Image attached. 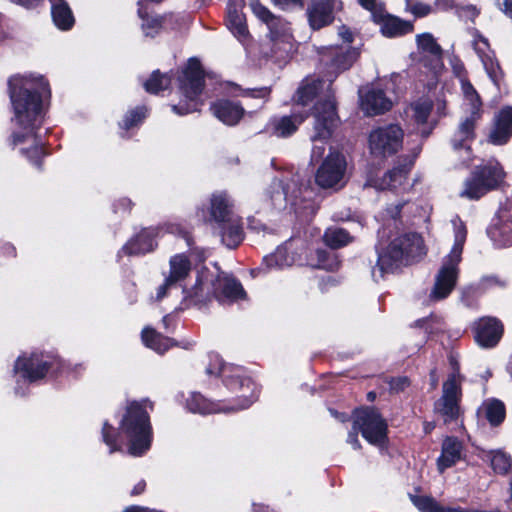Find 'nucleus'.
Listing matches in <instances>:
<instances>
[{
    "instance_id": "9b49d317",
    "label": "nucleus",
    "mask_w": 512,
    "mask_h": 512,
    "mask_svg": "<svg viewBox=\"0 0 512 512\" xmlns=\"http://www.w3.org/2000/svg\"><path fill=\"white\" fill-rule=\"evenodd\" d=\"M461 380L458 371H454L443 383L442 395L434 403V412L441 416L444 423L456 421L460 414Z\"/></svg>"
},
{
    "instance_id": "20e7f679",
    "label": "nucleus",
    "mask_w": 512,
    "mask_h": 512,
    "mask_svg": "<svg viewBox=\"0 0 512 512\" xmlns=\"http://www.w3.org/2000/svg\"><path fill=\"white\" fill-rule=\"evenodd\" d=\"M424 254L420 235L410 233L396 237L386 247L378 248V260L372 269V276L375 281H379L386 274L393 273Z\"/></svg>"
},
{
    "instance_id": "338daca9",
    "label": "nucleus",
    "mask_w": 512,
    "mask_h": 512,
    "mask_svg": "<svg viewBox=\"0 0 512 512\" xmlns=\"http://www.w3.org/2000/svg\"><path fill=\"white\" fill-rule=\"evenodd\" d=\"M367 398H368V400H369V401H374V400H375V398H376V393H375V392H373V391L369 392V393L367 394Z\"/></svg>"
},
{
    "instance_id": "f8f14e48",
    "label": "nucleus",
    "mask_w": 512,
    "mask_h": 512,
    "mask_svg": "<svg viewBox=\"0 0 512 512\" xmlns=\"http://www.w3.org/2000/svg\"><path fill=\"white\" fill-rule=\"evenodd\" d=\"M404 133L396 124L373 129L368 138L369 150L375 157L385 158L397 153L403 144Z\"/></svg>"
},
{
    "instance_id": "864d4df0",
    "label": "nucleus",
    "mask_w": 512,
    "mask_h": 512,
    "mask_svg": "<svg viewBox=\"0 0 512 512\" xmlns=\"http://www.w3.org/2000/svg\"><path fill=\"white\" fill-rule=\"evenodd\" d=\"M173 288H177V286L174 283L170 282L168 278H165L164 283L160 285L157 289L156 299H163L167 295V292Z\"/></svg>"
},
{
    "instance_id": "72a5a7b5",
    "label": "nucleus",
    "mask_w": 512,
    "mask_h": 512,
    "mask_svg": "<svg viewBox=\"0 0 512 512\" xmlns=\"http://www.w3.org/2000/svg\"><path fill=\"white\" fill-rule=\"evenodd\" d=\"M190 269V261L185 255H175L170 259V271L166 278L177 286L178 282L188 276Z\"/></svg>"
},
{
    "instance_id": "680f3d73",
    "label": "nucleus",
    "mask_w": 512,
    "mask_h": 512,
    "mask_svg": "<svg viewBox=\"0 0 512 512\" xmlns=\"http://www.w3.org/2000/svg\"><path fill=\"white\" fill-rule=\"evenodd\" d=\"M275 5L286 8L289 5L296 4L299 0H272Z\"/></svg>"
},
{
    "instance_id": "dca6fc26",
    "label": "nucleus",
    "mask_w": 512,
    "mask_h": 512,
    "mask_svg": "<svg viewBox=\"0 0 512 512\" xmlns=\"http://www.w3.org/2000/svg\"><path fill=\"white\" fill-rule=\"evenodd\" d=\"M49 368L50 363L42 353H32L30 356H20L16 360L14 371L19 378L34 382L43 378Z\"/></svg>"
},
{
    "instance_id": "774afa93",
    "label": "nucleus",
    "mask_w": 512,
    "mask_h": 512,
    "mask_svg": "<svg viewBox=\"0 0 512 512\" xmlns=\"http://www.w3.org/2000/svg\"><path fill=\"white\" fill-rule=\"evenodd\" d=\"M474 512H500V511H498V510H493V511H482V510L474 509Z\"/></svg>"
},
{
    "instance_id": "39448f33",
    "label": "nucleus",
    "mask_w": 512,
    "mask_h": 512,
    "mask_svg": "<svg viewBox=\"0 0 512 512\" xmlns=\"http://www.w3.org/2000/svg\"><path fill=\"white\" fill-rule=\"evenodd\" d=\"M147 408L153 409V403L147 399L131 402L121 421V430L129 440L128 452L132 456H142L151 446L152 428Z\"/></svg>"
},
{
    "instance_id": "6ab92c4d",
    "label": "nucleus",
    "mask_w": 512,
    "mask_h": 512,
    "mask_svg": "<svg viewBox=\"0 0 512 512\" xmlns=\"http://www.w3.org/2000/svg\"><path fill=\"white\" fill-rule=\"evenodd\" d=\"M463 121L460 122L458 129L452 137V146L455 151H463L466 155L463 163L466 164L470 160V143L474 139V129L476 122L480 119V112H469Z\"/></svg>"
},
{
    "instance_id": "1a4fd4ad",
    "label": "nucleus",
    "mask_w": 512,
    "mask_h": 512,
    "mask_svg": "<svg viewBox=\"0 0 512 512\" xmlns=\"http://www.w3.org/2000/svg\"><path fill=\"white\" fill-rule=\"evenodd\" d=\"M204 86V74L199 60L191 58L180 78V91L185 98V103L173 105L172 110L180 115L196 111L199 105L198 97Z\"/></svg>"
},
{
    "instance_id": "13d9d810",
    "label": "nucleus",
    "mask_w": 512,
    "mask_h": 512,
    "mask_svg": "<svg viewBox=\"0 0 512 512\" xmlns=\"http://www.w3.org/2000/svg\"><path fill=\"white\" fill-rule=\"evenodd\" d=\"M249 93L252 97L265 98L269 95L270 90L268 88L264 87V88H260L257 90H252Z\"/></svg>"
},
{
    "instance_id": "a878e982",
    "label": "nucleus",
    "mask_w": 512,
    "mask_h": 512,
    "mask_svg": "<svg viewBox=\"0 0 512 512\" xmlns=\"http://www.w3.org/2000/svg\"><path fill=\"white\" fill-rule=\"evenodd\" d=\"M462 454V443L455 437H447L442 444L441 455L437 460L438 469L443 472L445 469L455 465Z\"/></svg>"
},
{
    "instance_id": "c03bdc74",
    "label": "nucleus",
    "mask_w": 512,
    "mask_h": 512,
    "mask_svg": "<svg viewBox=\"0 0 512 512\" xmlns=\"http://www.w3.org/2000/svg\"><path fill=\"white\" fill-rule=\"evenodd\" d=\"M410 499L421 512H443V506L432 497L410 495Z\"/></svg>"
},
{
    "instance_id": "a19ab883",
    "label": "nucleus",
    "mask_w": 512,
    "mask_h": 512,
    "mask_svg": "<svg viewBox=\"0 0 512 512\" xmlns=\"http://www.w3.org/2000/svg\"><path fill=\"white\" fill-rule=\"evenodd\" d=\"M462 91L464 94L465 101L467 102L465 105L468 106L469 112H480L482 103L480 101V97L474 87L470 82L466 80H461Z\"/></svg>"
},
{
    "instance_id": "2eb2a0df",
    "label": "nucleus",
    "mask_w": 512,
    "mask_h": 512,
    "mask_svg": "<svg viewBox=\"0 0 512 512\" xmlns=\"http://www.w3.org/2000/svg\"><path fill=\"white\" fill-rule=\"evenodd\" d=\"M172 234H181L182 228L178 224H166L163 227H151L143 229L135 238L131 239L123 248L122 252L128 255H139L150 252L154 249L155 238L163 231Z\"/></svg>"
},
{
    "instance_id": "052dcab7",
    "label": "nucleus",
    "mask_w": 512,
    "mask_h": 512,
    "mask_svg": "<svg viewBox=\"0 0 512 512\" xmlns=\"http://www.w3.org/2000/svg\"><path fill=\"white\" fill-rule=\"evenodd\" d=\"M443 512H474V509L463 508L460 506L456 507H443Z\"/></svg>"
},
{
    "instance_id": "4c0bfd02",
    "label": "nucleus",
    "mask_w": 512,
    "mask_h": 512,
    "mask_svg": "<svg viewBox=\"0 0 512 512\" xmlns=\"http://www.w3.org/2000/svg\"><path fill=\"white\" fill-rule=\"evenodd\" d=\"M323 238L325 243L333 249L347 245L351 241L349 233L342 228L327 229Z\"/></svg>"
},
{
    "instance_id": "9d476101",
    "label": "nucleus",
    "mask_w": 512,
    "mask_h": 512,
    "mask_svg": "<svg viewBox=\"0 0 512 512\" xmlns=\"http://www.w3.org/2000/svg\"><path fill=\"white\" fill-rule=\"evenodd\" d=\"M198 285L201 290L211 287L215 298L221 303H230L246 296L241 283L224 272L202 273Z\"/></svg>"
},
{
    "instance_id": "37998d69",
    "label": "nucleus",
    "mask_w": 512,
    "mask_h": 512,
    "mask_svg": "<svg viewBox=\"0 0 512 512\" xmlns=\"http://www.w3.org/2000/svg\"><path fill=\"white\" fill-rule=\"evenodd\" d=\"M490 462L493 470L499 474H506L512 467L511 457L502 451L491 452Z\"/></svg>"
},
{
    "instance_id": "8fccbe9b",
    "label": "nucleus",
    "mask_w": 512,
    "mask_h": 512,
    "mask_svg": "<svg viewBox=\"0 0 512 512\" xmlns=\"http://www.w3.org/2000/svg\"><path fill=\"white\" fill-rule=\"evenodd\" d=\"M409 385L410 380L406 376L391 378L389 381L390 389L396 393L404 391Z\"/></svg>"
},
{
    "instance_id": "de8ad7c7",
    "label": "nucleus",
    "mask_w": 512,
    "mask_h": 512,
    "mask_svg": "<svg viewBox=\"0 0 512 512\" xmlns=\"http://www.w3.org/2000/svg\"><path fill=\"white\" fill-rule=\"evenodd\" d=\"M117 437L118 436L115 433V429L110 424L105 422L102 428V439L103 442L109 447L110 453L120 450V446L118 445L117 442Z\"/></svg>"
},
{
    "instance_id": "f3484780",
    "label": "nucleus",
    "mask_w": 512,
    "mask_h": 512,
    "mask_svg": "<svg viewBox=\"0 0 512 512\" xmlns=\"http://www.w3.org/2000/svg\"><path fill=\"white\" fill-rule=\"evenodd\" d=\"M473 332L476 343L483 348H493L503 335V325L495 317H482L474 322Z\"/></svg>"
},
{
    "instance_id": "09e8293b",
    "label": "nucleus",
    "mask_w": 512,
    "mask_h": 512,
    "mask_svg": "<svg viewBox=\"0 0 512 512\" xmlns=\"http://www.w3.org/2000/svg\"><path fill=\"white\" fill-rule=\"evenodd\" d=\"M147 110L145 107H138L130 111L124 118L122 127L126 130L136 126L146 117Z\"/></svg>"
},
{
    "instance_id": "2f4dec72",
    "label": "nucleus",
    "mask_w": 512,
    "mask_h": 512,
    "mask_svg": "<svg viewBox=\"0 0 512 512\" xmlns=\"http://www.w3.org/2000/svg\"><path fill=\"white\" fill-rule=\"evenodd\" d=\"M142 341L146 347L162 354L174 345L170 338L162 336L160 333L151 328H145L142 331Z\"/></svg>"
},
{
    "instance_id": "ddd939ff",
    "label": "nucleus",
    "mask_w": 512,
    "mask_h": 512,
    "mask_svg": "<svg viewBox=\"0 0 512 512\" xmlns=\"http://www.w3.org/2000/svg\"><path fill=\"white\" fill-rule=\"evenodd\" d=\"M373 445H382L387 434V424L374 408L357 409L354 412V429Z\"/></svg>"
},
{
    "instance_id": "c85d7f7f",
    "label": "nucleus",
    "mask_w": 512,
    "mask_h": 512,
    "mask_svg": "<svg viewBox=\"0 0 512 512\" xmlns=\"http://www.w3.org/2000/svg\"><path fill=\"white\" fill-rule=\"evenodd\" d=\"M418 50L432 57L433 69L441 66L442 49L431 33H422L416 36Z\"/></svg>"
},
{
    "instance_id": "e433bc0d",
    "label": "nucleus",
    "mask_w": 512,
    "mask_h": 512,
    "mask_svg": "<svg viewBox=\"0 0 512 512\" xmlns=\"http://www.w3.org/2000/svg\"><path fill=\"white\" fill-rule=\"evenodd\" d=\"M488 233L499 247L512 245V221L499 226L495 225L489 229Z\"/></svg>"
},
{
    "instance_id": "58836bf2",
    "label": "nucleus",
    "mask_w": 512,
    "mask_h": 512,
    "mask_svg": "<svg viewBox=\"0 0 512 512\" xmlns=\"http://www.w3.org/2000/svg\"><path fill=\"white\" fill-rule=\"evenodd\" d=\"M486 418L491 425H499L505 418V406L499 400H491L483 405Z\"/></svg>"
},
{
    "instance_id": "b1692460",
    "label": "nucleus",
    "mask_w": 512,
    "mask_h": 512,
    "mask_svg": "<svg viewBox=\"0 0 512 512\" xmlns=\"http://www.w3.org/2000/svg\"><path fill=\"white\" fill-rule=\"evenodd\" d=\"M213 114L226 125L237 124L244 114L243 107L229 100H219L211 106Z\"/></svg>"
},
{
    "instance_id": "4d7b16f0",
    "label": "nucleus",
    "mask_w": 512,
    "mask_h": 512,
    "mask_svg": "<svg viewBox=\"0 0 512 512\" xmlns=\"http://www.w3.org/2000/svg\"><path fill=\"white\" fill-rule=\"evenodd\" d=\"M339 36L348 43H351L353 41V35L351 31L346 28L345 26L340 27L339 29Z\"/></svg>"
},
{
    "instance_id": "423d86ee",
    "label": "nucleus",
    "mask_w": 512,
    "mask_h": 512,
    "mask_svg": "<svg viewBox=\"0 0 512 512\" xmlns=\"http://www.w3.org/2000/svg\"><path fill=\"white\" fill-rule=\"evenodd\" d=\"M452 225L454 228V245L450 253L444 257L442 265L435 276L434 287L430 293V299L433 301L445 299L457 283L458 266L461 262L467 230L463 221L458 216L452 219Z\"/></svg>"
},
{
    "instance_id": "6e6552de",
    "label": "nucleus",
    "mask_w": 512,
    "mask_h": 512,
    "mask_svg": "<svg viewBox=\"0 0 512 512\" xmlns=\"http://www.w3.org/2000/svg\"><path fill=\"white\" fill-rule=\"evenodd\" d=\"M314 109L315 124L314 134L311 136L313 143L311 161L318 162L325 154L326 143L330 139L337 122V114L335 102L331 98L318 102Z\"/></svg>"
},
{
    "instance_id": "0eeeda50",
    "label": "nucleus",
    "mask_w": 512,
    "mask_h": 512,
    "mask_svg": "<svg viewBox=\"0 0 512 512\" xmlns=\"http://www.w3.org/2000/svg\"><path fill=\"white\" fill-rule=\"evenodd\" d=\"M504 178L505 172L502 166L497 161H489L485 165L475 167L464 181L460 196L469 200H478L500 187Z\"/></svg>"
},
{
    "instance_id": "603ef678",
    "label": "nucleus",
    "mask_w": 512,
    "mask_h": 512,
    "mask_svg": "<svg viewBox=\"0 0 512 512\" xmlns=\"http://www.w3.org/2000/svg\"><path fill=\"white\" fill-rule=\"evenodd\" d=\"M274 185L276 187H278V188H282V192H277V195L278 196L283 195L284 196V200L289 202L292 207L296 208V206H297V196L293 195V193H289L288 189L282 187L281 181H278V180L275 181Z\"/></svg>"
},
{
    "instance_id": "a18cd8bd",
    "label": "nucleus",
    "mask_w": 512,
    "mask_h": 512,
    "mask_svg": "<svg viewBox=\"0 0 512 512\" xmlns=\"http://www.w3.org/2000/svg\"><path fill=\"white\" fill-rule=\"evenodd\" d=\"M405 10L416 18L426 17L434 12L433 6L416 0H405Z\"/></svg>"
},
{
    "instance_id": "f704fd0d",
    "label": "nucleus",
    "mask_w": 512,
    "mask_h": 512,
    "mask_svg": "<svg viewBox=\"0 0 512 512\" xmlns=\"http://www.w3.org/2000/svg\"><path fill=\"white\" fill-rule=\"evenodd\" d=\"M322 80H304L296 91L293 101L301 106L308 105L316 96Z\"/></svg>"
},
{
    "instance_id": "f257e3e1",
    "label": "nucleus",
    "mask_w": 512,
    "mask_h": 512,
    "mask_svg": "<svg viewBox=\"0 0 512 512\" xmlns=\"http://www.w3.org/2000/svg\"><path fill=\"white\" fill-rule=\"evenodd\" d=\"M8 91L14 112L13 121L23 130V133H13V145L31 140L33 146L22 152L33 164L39 166L44 150L42 144L36 141L35 130L42 123L44 102L50 98L49 84L40 75L16 74L8 80Z\"/></svg>"
},
{
    "instance_id": "bb28decb",
    "label": "nucleus",
    "mask_w": 512,
    "mask_h": 512,
    "mask_svg": "<svg viewBox=\"0 0 512 512\" xmlns=\"http://www.w3.org/2000/svg\"><path fill=\"white\" fill-rule=\"evenodd\" d=\"M305 118L306 115L301 114L274 118L269 122V128L271 129L272 134L277 137H287L297 130L298 126Z\"/></svg>"
},
{
    "instance_id": "7ed1b4c3",
    "label": "nucleus",
    "mask_w": 512,
    "mask_h": 512,
    "mask_svg": "<svg viewBox=\"0 0 512 512\" xmlns=\"http://www.w3.org/2000/svg\"><path fill=\"white\" fill-rule=\"evenodd\" d=\"M197 215L210 224L213 234L220 237L221 242L228 248H235L242 242L244 238L242 222L234 213L233 201L225 191L211 195L208 217L204 209H199Z\"/></svg>"
},
{
    "instance_id": "5fc2aeb1",
    "label": "nucleus",
    "mask_w": 512,
    "mask_h": 512,
    "mask_svg": "<svg viewBox=\"0 0 512 512\" xmlns=\"http://www.w3.org/2000/svg\"><path fill=\"white\" fill-rule=\"evenodd\" d=\"M455 7L454 0H435L434 2V11L440 10V11H448Z\"/></svg>"
},
{
    "instance_id": "79ce46f5",
    "label": "nucleus",
    "mask_w": 512,
    "mask_h": 512,
    "mask_svg": "<svg viewBox=\"0 0 512 512\" xmlns=\"http://www.w3.org/2000/svg\"><path fill=\"white\" fill-rule=\"evenodd\" d=\"M412 117L418 125H424L432 110V103L428 99L419 100L411 105Z\"/></svg>"
},
{
    "instance_id": "0e129e2a",
    "label": "nucleus",
    "mask_w": 512,
    "mask_h": 512,
    "mask_svg": "<svg viewBox=\"0 0 512 512\" xmlns=\"http://www.w3.org/2000/svg\"><path fill=\"white\" fill-rule=\"evenodd\" d=\"M503 12L507 16L512 17V0H504V2H503Z\"/></svg>"
},
{
    "instance_id": "7c9ffc66",
    "label": "nucleus",
    "mask_w": 512,
    "mask_h": 512,
    "mask_svg": "<svg viewBox=\"0 0 512 512\" xmlns=\"http://www.w3.org/2000/svg\"><path fill=\"white\" fill-rule=\"evenodd\" d=\"M331 67L336 73L349 69L358 57V52L351 48H334Z\"/></svg>"
},
{
    "instance_id": "c756f323",
    "label": "nucleus",
    "mask_w": 512,
    "mask_h": 512,
    "mask_svg": "<svg viewBox=\"0 0 512 512\" xmlns=\"http://www.w3.org/2000/svg\"><path fill=\"white\" fill-rule=\"evenodd\" d=\"M409 169L407 167H395L386 172L382 178L373 181L372 185L379 190L396 189L404 184Z\"/></svg>"
},
{
    "instance_id": "a211bd4d",
    "label": "nucleus",
    "mask_w": 512,
    "mask_h": 512,
    "mask_svg": "<svg viewBox=\"0 0 512 512\" xmlns=\"http://www.w3.org/2000/svg\"><path fill=\"white\" fill-rule=\"evenodd\" d=\"M341 8L340 0H311L306 11L310 27L318 30L331 24L334 20L333 10Z\"/></svg>"
},
{
    "instance_id": "aec40b11",
    "label": "nucleus",
    "mask_w": 512,
    "mask_h": 512,
    "mask_svg": "<svg viewBox=\"0 0 512 512\" xmlns=\"http://www.w3.org/2000/svg\"><path fill=\"white\" fill-rule=\"evenodd\" d=\"M372 20L380 26L383 36L388 38L401 37L411 33L414 29L411 21L387 14L384 9L379 14H376Z\"/></svg>"
},
{
    "instance_id": "f03ea898",
    "label": "nucleus",
    "mask_w": 512,
    "mask_h": 512,
    "mask_svg": "<svg viewBox=\"0 0 512 512\" xmlns=\"http://www.w3.org/2000/svg\"><path fill=\"white\" fill-rule=\"evenodd\" d=\"M215 365V368H212V363L206 368V373L208 375H217L221 376L225 382V384L233 389L236 384H239L242 389H246L250 391V394L247 395L243 393L240 397L244 399L243 403L235 406H227L220 402H212L208 399L204 398L201 394L193 392L190 394V397L186 400V406L189 411L193 413L199 414H211L216 412H231L237 411L239 409H245L249 407L256 399L258 395V389L255 383L248 377H241L242 369L240 367H235L230 364L224 363L218 356H214L211 360Z\"/></svg>"
},
{
    "instance_id": "e2e57ef3",
    "label": "nucleus",
    "mask_w": 512,
    "mask_h": 512,
    "mask_svg": "<svg viewBox=\"0 0 512 512\" xmlns=\"http://www.w3.org/2000/svg\"><path fill=\"white\" fill-rule=\"evenodd\" d=\"M402 206H403L402 204H398L392 208L387 209V212L391 216V218L395 219L398 217Z\"/></svg>"
},
{
    "instance_id": "cd10ccee",
    "label": "nucleus",
    "mask_w": 512,
    "mask_h": 512,
    "mask_svg": "<svg viewBox=\"0 0 512 512\" xmlns=\"http://www.w3.org/2000/svg\"><path fill=\"white\" fill-rule=\"evenodd\" d=\"M54 24L61 30H69L74 25V16L64 0H49Z\"/></svg>"
},
{
    "instance_id": "ea45409f",
    "label": "nucleus",
    "mask_w": 512,
    "mask_h": 512,
    "mask_svg": "<svg viewBox=\"0 0 512 512\" xmlns=\"http://www.w3.org/2000/svg\"><path fill=\"white\" fill-rule=\"evenodd\" d=\"M171 78L167 74H160L159 71L152 73L151 77L144 83L147 92L156 94L169 87Z\"/></svg>"
},
{
    "instance_id": "bf43d9fd",
    "label": "nucleus",
    "mask_w": 512,
    "mask_h": 512,
    "mask_svg": "<svg viewBox=\"0 0 512 512\" xmlns=\"http://www.w3.org/2000/svg\"><path fill=\"white\" fill-rule=\"evenodd\" d=\"M146 487L145 481L141 480L139 481L132 489L131 495H139L144 492Z\"/></svg>"
},
{
    "instance_id": "412c9836",
    "label": "nucleus",
    "mask_w": 512,
    "mask_h": 512,
    "mask_svg": "<svg viewBox=\"0 0 512 512\" xmlns=\"http://www.w3.org/2000/svg\"><path fill=\"white\" fill-rule=\"evenodd\" d=\"M360 106L365 115L374 116L390 110L392 101L381 89L372 88L360 96Z\"/></svg>"
},
{
    "instance_id": "393cba45",
    "label": "nucleus",
    "mask_w": 512,
    "mask_h": 512,
    "mask_svg": "<svg viewBox=\"0 0 512 512\" xmlns=\"http://www.w3.org/2000/svg\"><path fill=\"white\" fill-rule=\"evenodd\" d=\"M296 241L291 239L279 246L274 253L264 258L268 267L283 268L293 265L298 260L294 252Z\"/></svg>"
},
{
    "instance_id": "6e6d98bb",
    "label": "nucleus",
    "mask_w": 512,
    "mask_h": 512,
    "mask_svg": "<svg viewBox=\"0 0 512 512\" xmlns=\"http://www.w3.org/2000/svg\"><path fill=\"white\" fill-rule=\"evenodd\" d=\"M358 431H360L359 429H352V431L349 432L348 434V437H347V442L354 448V449H359L360 448V443H359V439H358Z\"/></svg>"
},
{
    "instance_id": "4468645a",
    "label": "nucleus",
    "mask_w": 512,
    "mask_h": 512,
    "mask_svg": "<svg viewBox=\"0 0 512 512\" xmlns=\"http://www.w3.org/2000/svg\"><path fill=\"white\" fill-rule=\"evenodd\" d=\"M346 166V159L341 153L330 151L317 170L316 183L324 189L341 188L344 185Z\"/></svg>"
},
{
    "instance_id": "5701e85b",
    "label": "nucleus",
    "mask_w": 512,
    "mask_h": 512,
    "mask_svg": "<svg viewBox=\"0 0 512 512\" xmlns=\"http://www.w3.org/2000/svg\"><path fill=\"white\" fill-rule=\"evenodd\" d=\"M512 135V107L503 108L495 117L494 128L489 134V142L494 145L505 144Z\"/></svg>"
},
{
    "instance_id": "69168bd1",
    "label": "nucleus",
    "mask_w": 512,
    "mask_h": 512,
    "mask_svg": "<svg viewBox=\"0 0 512 512\" xmlns=\"http://www.w3.org/2000/svg\"><path fill=\"white\" fill-rule=\"evenodd\" d=\"M431 381H432V386L435 388L436 385H437V377H436V372L433 370L431 371Z\"/></svg>"
},
{
    "instance_id": "49530a36",
    "label": "nucleus",
    "mask_w": 512,
    "mask_h": 512,
    "mask_svg": "<svg viewBox=\"0 0 512 512\" xmlns=\"http://www.w3.org/2000/svg\"><path fill=\"white\" fill-rule=\"evenodd\" d=\"M317 262L313 264L314 266L326 270H333L338 267V262L333 254L327 252L326 250L318 249L316 250Z\"/></svg>"
},
{
    "instance_id": "473e14b6",
    "label": "nucleus",
    "mask_w": 512,
    "mask_h": 512,
    "mask_svg": "<svg viewBox=\"0 0 512 512\" xmlns=\"http://www.w3.org/2000/svg\"><path fill=\"white\" fill-rule=\"evenodd\" d=\"M227 26L240 42L244 43L248 39L249 32L245 23V17L236 8L229 7Z\"/></svg>"
},
{
    "instance_id": "3c124183",
    "label": "nucleus",
    "mask_w": 512,
    "mask_h": 512,
    "mask_svg": "<svg viewBox=\"0 0 512 512\" xmlns=\"http://www.w3.org/2000/svg\"><path fill=\"white\" fill-rule=\"evenodd\" d=\"M360 5L371 13L372 19L379 14L383 9L381 3H377L376 0H358Z\"/></svg>"
},
{
    "instance_id": "4be33fe9",
    "label": "nucleus",
    "mask_w": 512,
    "mask_h": 512,
    "mask_svg": "<svg viewBox=\"0 0 512 512\" xmlns=\"http://www.w3.org/2000/svg\"><path fill=\"white\" fill-rule=\"evenodd\" d=\"M250 7L254 15L268 26L272 40H276L280 35L288 37V25L281 18L274 16L258 0H252Z\"/></svg>"
},
{
    "instance_id": "c9c22d12",
    "label": "nucleus",
    "mask_w": 512,
    "mask_h": 512,
    "mask_svg": "<svg viewBox=\"0 0 512 512\" xmlns=\"http://www.w3.org/2000/svg\"><path fill=\"white\" fill-rule=\"evenodd\" d=\"M480 43L484 47L488 48V42L485 38L480 36L478 40L474 41L475 50L479 54L487 74L489 75V77L492 79V81L494 83H497L498 77L500 74V67H499L498 63L495 62L491 56H489L487 54H481L483 52V50H482V48L479 47Z\"/></svg>"
}]
</instances>
